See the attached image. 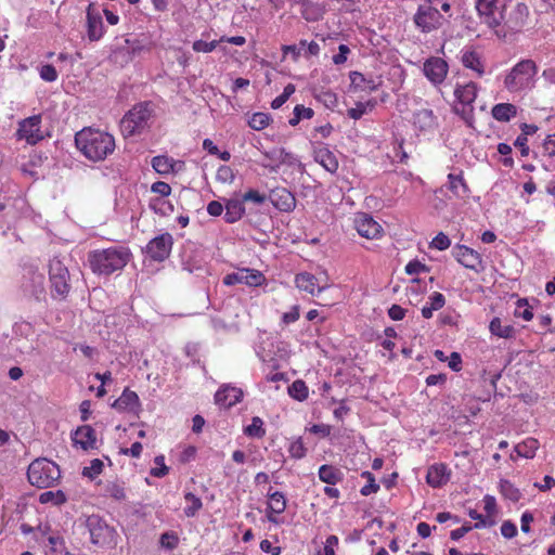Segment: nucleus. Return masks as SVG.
<instances>
[{"label": "nucleus", "mask_w": 555, "mask_h": 555, "mask_svg": "<svg viewBox=\"0 0 555 555\" xmlns=\"http://www.w3.org/2000/svg\"><path fill=\"white\" fill-rule=\"evenodd\" d=\"M476 10L489 27L504 24L511 31H519L529 15L527 5L517 0H476Z\"/></svg>", "instance_id": "1"}, {"label": "nucleus", "mask_w": 555, "mask_h": 555, "mask_svg": "<svg viewBox=\"0 0 555 555\" xmlns=\"http://www.w3.org/2000/svg\"><path fill=\"white\" fill-rule=\"evenodd\" d=\"M77 149L90 160H104L115 150L114 137L92 128H83L75 134Z\"/></svg>", "instance_id": "2"}, {"label": "nucleus", "mask_w": 555, "mask_h": 555, "mask_svg": "<svg viewBox=\"0 0 555 555\" xmlns=\"http://www.w3.org/2000/svg\"><path fill=\"white\" fill-rule=\"evenodd\" d=\"M27 478L30 485L46 489L55 486L61 478L59 465L46 457L34 460L27 469Z\"/></svg>", "instance_id": "3"}, {"label": "nucleus", "mask_w": 555, "mask_h": 555, "mask_svg": "<svg viewBox=\"0 0 555 555\" xmlns=\"http://www.w3.org/2000/svg\"><path fill=\"white\" fill-rule=\"evenodd\" d=\"M128 251L121 247L106 248L102 251H94L89 258L90 267L93 272L100 274H111L112 272L121 269L128 260Z\"/></svg>", "instance_id": "4"}, {"label": "nucleus", "mask_w": 555, "mask_h": 555, "mask_svg": "<svg viewBox=\"0 0 555 555\" xmlns=\"http://www.w3.org/2000/svg\"><path fill=\"white\" fill-rule=\"evenodd\" d=\"M50 295L55 300H64L68 296L72 285L70 275L66 266L57 258L49 263Z\"/></svg>", "instance_id": "5"}, {"label": "nucleus", "mask_w": 555, "mask_h": 555, "mask_svg": "<svg viewBox=\"0 0 555 555\" xmlns=\"http://www.w3.org/2000/svg\"><path fill=\"white\" fill-rule=\"evenodd\" d=\"M152 116V108L149 102L134 105L121 119L120 127L125 137L140 133Z\"/></svg>", "instance_id": "6"}, {"label": "nucleus", "mask_w": 555, "mask_h": 555, "mask_svg": "<svg viewBox=\"0 0 555 555\" xmlns=\"http://www.w3.org/2000/svg\"><path fill=\"white\" fill-rule=\"evenodd\" d=\"M21 289L25 296L36 299L37 301L46 300V276L34 266H25L21 281Z\"/></svg>", "instance_id": "7"}, {"label": "nucleus", "mask_w": 555, "mask_h": 555, "mask_svg": "<svg viewBox=\"0 0 555 555\" xmlns=\"http://www.w3.org/2000/svg\"><path fill=\"white\" fill-rule=\"evenodd\" d=\"M537 65L532 60H522L517 63L505 77L504 85L511 91L526 87L530 79L537 74Z\"/></svg>", "instance_id": "8"}, {"label": "nucleus", "mask_w": 555, "mask_h": 555, "mask_svg": "<svg viewBox=\"0 0 555 555\" xmlns=\"http://www.w3.org/2000/svg\"><path fill=\"white\" fill-rule=\"evenodd\" d=\"M87 527L93 544L103 546L113 541L115 534L114 528L109 527L100 516H89L87 518Z\"/></svg>", "instance_id": "9"}, {"label": "nucleus", "mask_w": 555, "mask_h": 555, "mask_svg": "<svg viewBox=\"0 0 555 555\" xmlns=\"http://www.w3.org/2000/svg\"><path fill=\"white\" fill-rule=\"evenodd\" d=\"M441 20L440 12L430 5H421L414 15L415 24L425 33L438 28Z\"/></svg>", "instance_id": "10"}, {"label": "nucleus", "mask_w": 555, "mask_h": 555, "mask_svg": "<svg viewBox=\"0 0 555 555\" xmlns=\"http://www.w3.org/2000/svg\"><path fill=\"white\" fill-rule=\"evenodd\" d=\"M264 280L266 278L260 271L242 268L234 273L225 275L223 279V283L225 285H235L238 283H243L248 286H259L264 282Z\"/></svg>", "instance_id": "11"}, {"label": "nucleus", "mask_w": 555, "mask_h": 555, "mask_svg": "<svg viewBox=\"0 0 555 555\" xmlns=\"http://www.w3.org/2000/svg\"><path fill=\"white\" fill-rule=\"evenodd\" d=\"M41 117L35 115L20 122L17 134L21 139H25L29 144H36L43 139L40 131Z\"/></svg>", "instance_id": "12"}, {"label": "nucleus", "mask_w": 555, "mask_h": 555, "mask_svg": "<svg viewBox=\"0 0 555 555\" xmlns=\"http://www.w3.org/2000/svg\"><path fill=\"white\" fill-rule=\"evenodd\" d=\"M452 254L464 267L475 271L482 269L481 255L468 245H455Z\"/></svg>", "instance_id": "13"}, {"label": "nucleus", "mask_w": 555, "mask_h": 555, "mask_svg": "<svg viewBox=\"0 0 555 555\" xmlns=\"http://www.w3.org/2000/svg\"><path fill=\"white\" fill-rule=\"evenodd\" d=\"M320 283L321 279L317 278L315 275L309 272H301L296 274L295 276L296 286L300 291L307 292L312 296L320 295L322 292L330 287L327 283H324L322 285Z\"/></svg>", "instance_id": "14"}, {"label": "nucleus", "mask_w": 555, "mask_h": 555, "mask_svg": "<svg viewBox=\"0 0 555 555\" xmlns=\"http://www.w3.org/2000/svg\"><path fill=\"white\" fill-rule=\"evenodd\" d=\"M425 76L435 85L441 83L448 73V63L441 57H430L424 63Z\"/></svg>", "instance_id": "15"}, {"label": "nucleus", "mask_w": 555, "mask_h": 555, "mask_svg": "<svg viewBox=\"0 0 555 555\" xmlns=\"http://www.w3.org/2000/svg\"><path fill=\"white\" fill-rule=\"evenodd\" d=\"M269 199L281 211L289 212L296 207V198L285 188H275L270 191Z\"/></svg>", "instance_id": "16"}, {"label": "nucleus", "mask_w": 555, "mask_h": 555, "mask_svg": "<svg viewBox=\"0 0 555 555\" xmlns=\"http://www.w3.org/2000/svg\"><path fill=\"white\" fill-rule=\"evenodd\" d=\"M354 224L358 233L366 240L376 238L382 231V227L366 214H360L356 218Z\"/></svg>", "instance_id": "17"}, {"label": "nucleus", "mask_w": 555, "mask_h": 555, "mask_svg": "<svg viewBox=\"0 0 555 555\" xmlns=\"http://www.w3.org/2000/svg\"><path fill=\"white\" fill-rule=\"evenodd\" d=\"M242 397L243 391L240 388L225 386L216 392L215 401L221 406L231 408L240 402Z\"/></svg>", "instance_id": "18"}, {"label": "nucleus", "mask_w": 555, "mask_h": 555, "mask_svg": "<svg viewBox=\"0 0 555 555\" xmlns=\"http://www.w3.org/2000/svg\"><path fill=\"white\" fill-rule=\"evenodd\" d=\"M73 440L83 450L93 449L95 444V431L89 425H83L77 428L74 434Z\"/></svg>", "instance_id": "19"}, {"label": "nucleus", "mask_w": 555, "mask_h": 555, "mask_svg": "<svg viewBox=\"0 0 555 555\" xmlns=\"http://www.w3.org/2000/svg\"><path fill=\"white\" fill-rule=\"evenodd\" d=\"M87 33L91 41H98L103 36L104 25L100 14H94L89 7L87 11Z\"/></svg>", "instance_id": "20"}, {"label": "nucleus", "mask_w": 555, "mask_h": 555, "mask_svg": "<svg viewBox=\"0 0 555 555\" xmlns=\"http://www.w3.org/2000/svg\"><path fill=\"white\" fill-rule=\"evenodd\" d=\"M448 480V469L443 464L434 465L427 472L426 481L434 488L443 486Z\"/></svg>", "instance_id": "21"}, {"label": "nucleus", "mask_w": 555, "mask_h": 555, "mask_svg": "<svg viewBox=\"0 0 555 555\" xmlns=\"http://www.w3.org/2000/svg\"><path fill=\"white\" fill-rule=\"evenodd\" d=\"M314 160L323 166L328 172L334 173L338 169V160L334 153L327 147H321L314 152Z\"/></svg>", "instance_id": "22"}, {"label": "nucleus", "mask_w": 555, "mask_h": 555, "mask_svg": "<svg viewBox=\"0 0 555 555\" xmlns=\"http://www.w3.org/2000/svg\"><path fill=\"white\" fill-rule=\"evenodd\" d=\"M177 165H179V168H181L183 163L176 162L165 155H158L152 158V167L159 175H168L170 172H175Z\"/></svg>", "instance_id": "23"}, {"label": "nucleus", "mask_w": 555, "mask_h": 555, "mask_svg": "<svg viewBox=\"0 0 555 555\" xmlns=\"http://www.w3.org/2000/svg\"><path fill=\"white\" fill-rule=\"evenodd\" d=\"M297 4H300L301 16L308 22H317L322 18V9L313 3L311 0H294Z\"/></svg>", "instance_id": "24"}, {"label": "nucleus", "mask_w": 555, "mask_h": 555, "mask_svg": "<svg viewBox=\"0 0 555 555\" xmlns=\"http://www.w3.org/2000/svg\"><path fill=\"white\" fill-rule=\"evenodd\" d=\"M454 95L460 103L469 105L477 96V85L470 81L466 85L457 86L454 90Z\"/></svg>", "instance_id": "25"}, {"label": "nucleus", "mask_w": 555, "mask_h": 555, "mask_svg": "<svg viewBox=\"0 0 555 555\" xmlns=\"http://www.w3.org/2000/svg\"><path fill=\"white\" fill-rule=\"evenodd\" d=\"M113 406L117 410L135 411L139 406V397L134 391L126 389L121 396L115 400Z\"/></svg>", "instance_id": "26"}, {"label": "nucleus", "mask_w": 555, "mask_h": 555, "mask_svg": "<svg viewBox=\"0 0 555 555\" xmlns=\"http://www.w3.org/2000/svg\"><path fill=\"white\" fill-rule=\"evenodd\" d=\"M492 117L502 122L509 121L517 114V107L511 103H500L492 107Z\"/></svg>", "instance_id": "27"}, {"label": "nucleus", "mask_w": 555, "mask_h": 555, "mask_svg": "<svg viewBox=\"0 0 555 555\" xmlns=\"http://www.w3.org/2000/svg\"><path fill=\"white\" fill-rule=\"evenodd\" d=\"M245 211L243 201L238 198H231L225 204L224 219L229 223L240 220Z\"/></svg>", "instance_id": "28"}, {"label": "nucleus", "mask_w": 555, "mask_h": 555, "mask_svg": "<svg viewBox=\"0 0 555 555\" xmlns=\"http://www.w3.org/2000/svg\"><path fill=\"white\" fill-rule=\"evenodd\" d=\"M171 245H145L141 247L143 254L155 261H163L170 254Z\"/></svg>", "instance_id": "29"}, {"label": "nucleus", "mask_w": 555, "mask_h": 555, "mask_svg": "<svg viewBox=\"0 0 555 555\" xmlns=\"http://www.w3.org/2000/svg\"><path fill=\"white\" fill-rule=\"evenodd\" d=\"M319 478L323 482L334 486L343 479V473L332 465H322L319 468Z\"/></svg>", "instance_id": "30"}, {"label": "nucleus", "mask_w": 555, "mask_h": 555, "mask_svg": "<svg viewBox=\"0 0 555 555\" xmlns=\"http://www.w3.org/2000/svg\"><path fill=\"white\" fill-rule=\"evenodd\" d=\"M491 334L502 337V338H512L515 336L514 326L507 324L503 325L500 318H494L489 325Z\"/></svg>", "instance_id": "31"}, {"label": "nucleus", "mask_w": 555, "mask_h": 555, "mask_svg": "<svg viewBox=\"0 0 555 555\" xmlns=\"http://www.w3.org/2000/svg\"><path fill=\"white\" fill-rule=\"evenodd\" d=\"M462 63L466 68L475 70L478 76H482L485 73L483 65L480 62V57L475 51H466L462 56Z\"/></svg>", "instance_id": "32"}, {"label": "nucleus", "mask_w": 555, "mask_h": 555, "mask_svg": "<svg viewBox=\"0 0 555 555\" xmlns=\"http://www.w3.org/2000/svg\"><path fill=\"white\" fill-rule=\"evenodd\" d=\"M449 179V189L459 197H464L468 194L469 189L465 183L463 177L461 175L450 173L448 176Z\"/></svg>", "instance_id": "33"}, {"label": "nucleus", "mask_w": 555, "mask_h": 555, "mask_svg": "<svg viewBox=\"0 0 555 555\" xmlns=\"http://www.w3.org/2000/svg\"><path fill=\"white\" fill-rule=\"evenodd\" d=\"M349 77L351 86L354 89L374 91L377 88L374 80L366 79L364 75L359 72H351Z\"/></svg>", "instance_id": "34"}, {"label": "nucleus", "mask_w": 555, "mask_h": 555, "mask_svg": "<svg viewBox=\"0 0 555 555\" xmlns=\"http://www.w3.org/2000/svg\"><path fill=\"white\" fill-rule=\"evenodd\" d=\"M430 306H424L422 309V315L425 319H430L433 312L441 309L446 304V298L441 293H434L430 297Z\"/></svg>", "instance_id": "35"}, {"label": "nucleus", "mask_w": 555, "mask_h": 555, "mask_svg": "<svg viewBox=\"0 0 555 555\" xmlns=\"http://www.w3.org/2000/svg\"><path fill=\"white\" fill-rule=\"evenodd\" d=\"M286 508V500L282 492L275 491L270 494L268 509L275 514H281Z\"/></svg>", "instance_id": "36"}, {"label": "nucleus", "mask_w": 555, "mask_h": 555, "mask_svg": "<svg viewBox=\"0 0 555 555\" xmlns=\"http://www.w3.org/2000/svg\"><path fill=\"white\" fill-rule=\"evenodd\" d=\"M111 57L116 64L124 66L132 61L133 55L130 48L124 43L113 51Z\"/></svg>", "instance_id": "37"}, {"label": "nucleus", "mask_w": 555, "mask_h": 555, "mask_svg": "<svg viewBox=\"0 0 555 555\" xmlns=\"http://www.w3.org/2000/svg\"><path fill=\"white\" fill-rule=\"evenodd\" d=\"M539 448V442L535 439H528L515 447V451L518 455L531 459L534 456L535 451Z\"/></svg>", "instance_id": "38"}, {"label": "nucleus", "mask_w": 555, "mask_h": 555, "mask_svg": "<svg viewBox=\"0 0 555 555\" xmlns=\"http://www.w3.org/2000/svg\"><path fill=\"white\" fill-rule=\"evenodd\" d=\"M67 498L62 490L46 491L39 495L41 504L52 503L54 505H62L66 502Z\"/></svg>", "instance_id": "39"}, {"label": "nucleus", "mask_w": 555, "mask_h": 555, "mask_svg": "<svg viewBox=\"0 0 555 555\" xmlns=\"http://www.w3.org/2000/svg\"><path fill=\"white\" fill-rule=\"evenodd\" d=\"M288 393L292 398L304 401L308 398L309 391L306 383L301 379H297L288 387Z\"/></svg>", "instance_id": "40"}, {"label": "nucleus", "mask_w": 555, "mask_h": 555, "mask_svg": "<svg viewBox=\"0 0 555 555\" xmlns=\"http://www.w3.org/2000/svg\"><path fill=\"white\" fill-rule=\"evenodd\" d=\"M313 115L314 112L312 108L298 104L295 106L294 116L288 120V124L295 127L300 122L301 119H311Z\"/></svg>", "instance_id": "41"}, {"label": "nucleus", "mask_w": 555, "mask_h": 555, "mask_svg": "<svg viewBox=\"0 0 555 555\" xmlns=\"http://www.w3.org/2000/svg\"><path fill=\"white\" fill-rule=\"evenodd\" d=\"M270 121H271V117L269 114L258 112V113L253 114V116L248 120V125L254 130H262L267 126H269Z\"/></svg>", "instance_id": "42"}, {"label": "nucleus", "mask_w": 555, "mask_h": 555, "mask_svg": "<svg viewBox=\"0 0 555 555\" xmlns=\"http://www.w3.org/2000/svg\"><path fill=\"white\" fill-rule=\"evenodd\" d=\"M500 491L502 495L513 502L519 501L521 493L520 491L514 487L508 480H501L500 482Z\"/></svg>", "instance_id": "43"}, {"label": "nucleus", "mask_w": 555, "mask_h": 555, "mask_svg": "<svg viewBox=\"0 0 555 555\" xmlns=\"http://www.w3.org/2000/svg\"><path fill=\"white\" fill-rule=\"evenodd\" d=\"M184 499L186 502H190L191 505L184 508V514L186 517H193L196 515V513L202 508L203 503L202 500L196 496L192 492H188L184 495Z\"/></svg>", "instance_id": "44"}, {"label": "nucleus", "mask_w": 555, "mask_h": 555, "mask_svg": "<svg viewBox=\"0 0 555 555\" xmlns=\"http://www.w3.org/2000/svg\"><path fill=\"white\" fill-rule=\"evenodd\" d=\"M361 477L367 481V483L360 490L362 495L367 496L372 493H376L379 490V485L375 481L374 475L371 472H363Z\"/></svg>", "instance_id": "45"}, {"label": "nucleus", "mask_w": 555, "mask_h": 555, "mask_svg": "<svg viewBox=\"0 0 555 555\" xmlns=\"http://www.w3.org/2000/svg\"><path fill=\"white\" fill-rule=\"evenodd\" d=\"M264 156L270 158V159L278 160L281 164H288V165H293L295 163V160H296L294 155L292 153H289V152H286L284 149H280L278 151H273L271 153L266 152Z\"/></svg>", "instance_id": "46"}, {"label": "nucleus", "mask_w": 555, "mask_h": 555, "mask_svg": "<svg viewBox=\"0 0 555 555\" xmlns=\"http://www.w3.org/2000/svg\"><path fill=\"white\" fill-rule=\"evenodd\" d=\"M262 420L258 416H255L251 420V424L244 429V433L249 437L261 438L266 434L264 429L262 428Z\"/></svg>", "instance_id": "47"}, {"label": "nucleus", "mask_w": 555, "mask_h": 555, "mask_svg": "<svg viewBox=\"0 0 555 555\" xmlns=\"http://www.w3.org/2000/svg\"><path fill=\"white\" fill-rule=\"evenodd\" d=\"M160 546L166 550H175L179 543V537L173 531L164 532L159 540Z\"/></svg>", "instance_id": "48"}, {"label": "nucleus", "mask_w": 555, "mask_h": 555, "mask_svg": "<svg viewBox=\"0 0 555 555\" xmlns=\"http://www.w3.org/2000/svg\"><path fill=\"white\" fill-rule=\"evenodd\" d=\"M103 466L104 464L101 460L94 459L91 461L90 466L83 468L82 475L93 479L102 473Z\"/></svg>", "instance_id": "49"}, {"label": "nucleus", "mask_w": 555, "mask_h": 555, "mask_svg": "<svg viewBox=\"0 0 555 555\" xmlns=\"http://www.w3.org/2000/svg\"><path fill=\"white\" fill-rule=\"evenodd\" d=\"M375 103L372 101H369L366 103L359 102L357 103L356 107L349 108L347 114L352 119H360L365 113L366 107L370 106L371 108L374 107Z\"/></svg>", "instance_id": "50"}, {"label": "nucleus", "mask_w": 555, "mask_h": 555, "mask_svg": "<svg viewBox=\"0 0 555 555\" xmlns=\"http://www.w3.org/2000/svg\"><path fill=\"white\" fill-rule=\"evenodd\" d=\"M154 462L157 465V467H153L151 469V475L158 478L166 476L169 472V468L165 465L164 455H157Z\"/></svg>", "instance_id": "51"}, {"label": "nucleus", "mask_w": 555, "mask_h": 555, "mask_svg": "<svg viewBox=\"0 0 555 555\" xmlns=\"http://www.w3.org/2000/svg\"><path fill=\"white\" fill-rule=\"evenodd\" d=\"M515 317L522 318L526 321H530L533 318V313L528 307L526 299L518 300V308L515 310Z\"/></svg>", "instance_id": "52"}, {"label": "nucleus", "mask_w": 555, "mask_h": 555, "mask_svg": "<svg viewBox=\"0 0 555 555\" xmlns=\"http://www.w3.org/2000/svg\"><path fill=\"white\" fill-rule=\"evenodd\" d=\"M219 43V40H212L210 42L204 41V40H196L193 42V50L195 52H204L208 53L211 52L217 48Z\"/></svg>", "instance_id": "53"}, {"label": "nucleus", "mask_w": 555, "mask_h": 555, "mask_svg": "<svg viewBox=\"0 0 555 555\" xmlns=\"http://www.w3.org/2000/svg\"><path fill=\"white\" fill-rule=\"evenodd\" d=\"M318 99L327 107V108H334L337 103V95L332 91H322Z\"/></svg>", "instance_id": "54"}, {"label": "nucleus", "mask_w": 555, "mask_h": 555, "mask_svg": "<svg viewBox=\"0 0 555 555\" xmlns=\"http://www.w3.org/2000/svg\"><path fill=\"white\" fill-rule=\"evenodd\" d=\"M40 77L46 81L52 82L57 79V72L53 65L46 64L40 68Z\"/></svg>", "instance_id": "55"}, {"label": "nucleus", "mask_w": 555, "mask_h": 555, "mask_svg": "<svg viewBox=\"0 0 555 555\" xmlns=\"http://www.w3.org/2000/svg\"><path fill=\"white\" fill-rule=\"evenodd\" d=\"M217 179L223 183H231L234 180V172L229 166H221L217 171Z\"/></svg>", "instance_id": "56"}, {"label": "nucleus", "mask_w": 555, "mask_h": 555, "mask_svg": "<svg viewBox=\"0 0 555 555\" xmlns=\"http://www.w3.org/2000/svg\"><path fill=\"white\" fill-rule=\"evenodd\" d=\"M498 152L501 154V155H504L505 157L503 158L502 163L505 167H513L514 165V160L513 158L509 156V154L512 153V147L511 145L506 144V143H500L498 145Z\"/></svg>", "instance_id": "57"}, {"label": "nucleus", "mask_w": 555, "mask_h": 555, "mask_svg": "<svg viewBox=\"0 0 555 555\" xmlns=\"http://www.w3.org/2000/svg\"><path fill=\"white\" fill-rule=\"evenodd\" d=\"M428 270L427 266L418 260H412L405 266V272L410 275L417 274L420 272H427Z\"/></svg>", "instance_id": "58"}, {"label": "nucleus", "mask_w": 555, "mask_h": 555, "mask_svg": "<svg viewBox=\"0 0 555 555\" xmlns=\"http://www.w3.org/2000/svg\"><path fill=\"white\" fill-rule=\"evenodd\" d=\"M107 492L113 499L117 501H122L126 498L124 488L116 482H113L107 486Z\"/></svg>", "instance_id": "59"}, {"label": "nucleus", "mask_w": 555, "mask_h": 555, "mask_svg": "<svg viewBox=\"0 0 555 555\" xmlns=\"http://www.w3.org/2000/svg\"><path fill=\"white\" fill-rule=\"evenodd\" d=\"M289 453L295 459H301L306 454V448L301 441V439H297L296 441L292 442L289 447Z\"/></svg>", "instance_id": "60"}, {"label": "nucleus", "mask_w": 555, "mask_h": 555, "mask_svg": "<svg viewBox=\"0 0 555 555\" xmlns=\"http://www.w3.org/2000/svg\"><path fill=\"white\" fill-rule=\"evenodd\" d=\"M243 202H253L255 204H263L264 201H266V195L263 194H260L258 191L256 190H249L248 192H246L242 198Z\"/></svg>", "instance_id": "61"}, {"label": "nucleus", "mask_w": 555, "mask_h": 555, "mask_svg": "<svg viewBox=\"0 0 555 555\" xmlns=\"http://www.w3.org/2000/svg\"><path fill=\"white\" fill-rule=\"evenodd\" d=\"M501 533L506 539H512L517 534V527L511 520H505L501 526Z\"/></svg>", "instance_id": "62"}, {"label": "nucleus", "mask_w": 555, "mask_h": 555, "mask_svg": "<svg viewBox=\"0 0 555 555\" xmlns=\"http://www.w3.org/2000/svg\"><path fill=\"white\" fill-rule=\"evenodd\" d=\"M151 191L162 196H168L171 193V188L168 183L164 181H157L152 184Z\"/></svg>", "instance_id": "63"}, {"label": "nucleus", "mask_w": 555, "mask_h": 555, "mask_svg": "<svg viewBox=\"0 0 555 555\" xmlns=\"http://www.w3.org/2000/svg\"><path fill=\"white\" fill-rule=\"evenodd\" d=\"M349 53L350 49L346 44H340L338 47V53L333 56V63L336 65L344 64Z\"/></svg>", "instance_id": "64"}]
</instances>
